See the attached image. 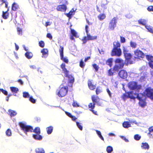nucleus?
<instances>
[{
    "label": "nucleus",
    "instance_id": "57",
    "mask_svg": "<svg viewBox=\"0 0 153 153\" xmlns=\"http://www.w3.org/2000/svg\"><path fill=\"white\" fill-rule=\"evenodd\" d=\"M1 91L5 95H7V93H7V91H6V90H4L1 88Z\"/></svg>",
    "mask_w": 153,
    "mask_h": 153
},
{
    "label": "nucleus",
    "instance_id": "45",
    "mask_svg": "<svg viewBox=\"0 0 153 153\" xmlns=\"http://www.w3.org/2000/svg\"><path fill=\"white\" fill-rule=\"evenodd\" d=\"M88 38L87 37V35L86 36H84L83 38L82 39V44H85L87 41H88L89 40L88 39Z\"/></svg>",
    "mask_w": 153,
    "mask_h": 153
},
{
    "label": "nucleus",
    "instance_id": "34",
    "mask_svg": "<svg viewBox=\"0 0 153 153\" xmlns=\"http://www.w3.org/2000/svg\"><path fill=\"white\" fill-rule=\"evenodd\" d=\"M115 66L113 68H110L108 71V75L110 76H113L114 72Z\"/></svg>",
    "mask_w": 153,
    "mask_h": 153
},
{
    "label": "nucleus",
    "instance_id": "13",
    "mask_svg": "<svg viewBox=\"0 0 153 153\" xmlns=\"http://www.w3.org/2000/svg\"><path fill=\"white\" fill-rule=\"evenodd\" d=\"M137 98L139 100V105L142 108H144L146 106V102L145 101L141 99V98L139 97L138 94H137Z\"/></svg>",
    "mask_w": 153,
    "mask_h": 153
},
{
    "label": "nucleus",
    "instance_id": "29",
    "mask_svg": "<svg viewBox=\"0 0 153 153\" xmlns=\"http://www.w3.org/2000/svg\"><path fill=\"white\" fill-rule=\"evenodd\" d=\"M113 62V59L112 58H110L108 59L106 62V64L109 65L110 67H111Z\"/></svg>",
    "mask_w": 153,
    "mask_h": 153
},
{
    "label": "nucleus",
    "instance_id": "33",
    "mask_svg": "<svg viewBox=\"0 0 153 153\" xmlns=\"http://www.w3.org/2000/svg\"><path fill=\"white\" fill-rule=\"evenodd\" d=\"M145 27L149 32L153 34V27L150 25H146L145 26Z\"/></svg>",
    "mask_w": 153,
    "mask_h": 153
},
{
    "label": "nucleus",
    "instance_id": "58",
    "mask_svg": "<svg viewBox=\"0 0 153 153\" xmlns=\"http://www.w3.org/2000/svg\"><path fill=\"white\" fill-rule=\"evenodd\" d=\"M47 37L51 40L52 39V36L50 33H48L47 34Z\"/></svg>",
    "mask_w": 153,
    "mask_h": 153
},
{
    "label": "nucleus",
    "instance_id": "20",
    "mask_svg": "<svg viewBox=\"0 0 153 153\" xmlns=\"http://www.w3.org/2000/svg\"><path fill=\"white\" fill-rule=\"evenodd\" d=\"M74 13L75 11L74 10V9L73 8L68 13H66L65 15L70 19L71 18L72 16L74 14Z\"/></svg>",
    "mask_w": 153,
    "mask_h": 153
},
{
    "label": "nucleus",
    "instance_id": "27",
    "mask_svg": "<svg viewBox=\"0 0 153 153\" xmlns=\"http://www.w3.org/2000/svg\"><path fill=\"white\" fill-rule=\"evenodd\" d=\"M53 130V127L52 126H50L46 128L47 132L48 134H51L52 133Z\"/></svg>",
    "mask_w": 153,
    "mask_h": 153
},
{
    "label": "nucleus",
    "instance_id": "38",
    "mask_svg": "<svg viewBox=\"0 0 153 153\" xmlns=\"http://www.w3.org/2000/svg\"><path fill=\"white\" fill-rule=\"evenodd\" d=\"M146 58L149 62H153V56L150 55H146Z\"/></svg>",
    "mask_w": 153,
    "mask_h": 153
},
{
    "label": "nucleus",
    "instance_id": "60",
    "mask_svg": "<svg viewBox=\"0 0 153 153\" xmlns=\"http://www.w3.org/2000/svg\"><path fill=\"white\" fill-rule=\"evenodd\" d=\"M106 4H103L102 3L101 5V6L103 8V9H106L107 7H106Z\"/></svg>",
    "mask_w": 153,
    "mask_h": 153
},
{
    "label": "nucleus",
    "instance_id": "26",
    "mask_svg": "<svg viewBox=\"0 0 153 153\" xmlns=\"http://www.w3.org/2000/svg\"><path fill=\"white\" fill-rule=\"evenodd\" d=\"M19 8V5L16 3L14 2L11 8L12 10L14 11H16Z\"/></svg>",
    "mask_w": 153,
    "mask_h": 153
},
{
    "label": "nucleus",
    "instance_id": "35",
    "mask_svg": "<svg viewBox=\"0 0 153 153\" xmlns=\"http://www.w3.org/2000/svg\"><path fill=\"white\" fill-rule=\"evenodd\" d=\"M95 91L96 94L97 95L99 94L102 91L101 87L100 86L97 87L96 88Z\"/></svg>",
    "mask_w": 153,
    "mask_h": 153
},
{
    "label": "nucleus",
    "instance_id": "18",
    "mask_svg": "<svg viewBox=\"0 0 153 153\" xmlns=\"http://www.w3.org/2000/svg\"><path fill=\"white\" fill-rule=\"evenodd\" d=\"M115 25V18H114L109 23V27L110 29L113 30L114 29Z\"/></svg>",
    "mask_w": 153,
    "mask_h": 153
},
{
    "label": "nucleus",
    "instance_id": "52",
    "mask_svg": "<svg viewBox=\"0 0 153 153\" xmlns=\"http://www.w3.org/2000/svg\"><path fill=\"white\" fill-rule=\"evenodd\" d=\"M76 124L77 126L79 128V129L80 130H82V126L81 124V123H79L78 122H76Z\"/></svg>",
    "mask_w": 153,
    "mask_h": 153
},
{
    "label": "nucleus",
    "instance_id": "23",
    "mask_svg": "<svg viewBox=\"0 0 153 153\" xmlns=\"http://www.w3.org/2000/svg\"><path fill=\"white\" fill-rule=\"evenodd\" d=\"M9 115L11 117H13L15 116L17 114V113L15 111L9 109L8 110Z\"/></svg>",
    "mask_w": 153,
    "mask_h": 153
},
{
    "label": "nucleus",
    "instance_id": "42",
    "mask_svg": "<svg viewBox=\"0 0 153 153\" xmlns=\"http://www.w3.org/2000/svg\"><path fill=\"white\" fill-rule=\"evenodd\" d=\"M96 131L100 138L103 141L104 140V138L101 134V132L97 130H96Z\"/></svg>",
    "mask_w": 153,
    "mask_h": 153
},
{
    "label": "nucleus",
    "instance_id": "6",
    "mask_svg": "<svg viewBox=\"0 0 153 153\" xmlns=\"http://www.w3.org/2000/svg\"><path fill=\"white\" fill-rule=\"evenodd\" d=\"M128 86L130 89L131 90H139L141 89L140 85H137V82L134 81L129 82L128 84Z\"/></svg>",
    "mask_w": 153,
    "mask_h": 153
},
{
    "label": "nucleus",
    "instance_id": "50",
    "mask_svg": "<svg viewBox=\"0 0 153 153\" xmlns=\"http://www.w3.org/2000/svg\"><path fill=\"white\" fill-rule=\"evenodd\" d=\"M39 46L41 48H43L45 46V43L42 41H40L39 42Z\"/></svg>",
    "mask_w": 153,
    "mask_h": 153
},
{
    "label": "nucleus",
    "instance_id": "9",
    "mask_svg": "<svg viewBox=\"0 0 153 153\" xmlns=\"http://www.w3.org/2000/svg\"><path fill=\"white\" fill-rule=\"evenodd\" d=\"M121 46L120 43L117 42L115 45V56H120L122 53L121 49L120 48Z\"/></svg>",
    "mask_w": 153,
    "mask_h": 153
},
{
    "label": "nucleus",
    "instance_id": "59",
    "mask_svg": "<svg viewBox=\"0 0 153 153\" xmlns=\"http://www.w3.org/2000/svg\"><path fill=\"white\" fill-rule=\"evenodd\" d=\"M72 105L74 107H78L79 106L78 103L76 102H73Z\"/></svg>",
    "mask_w": 153,
    "mask_h": 153
},
{
    "label": "nucleus",
    "instance_id": "53",
    "mask_svg": "<svg viewBox=\"0 0 153 153\" xmlns=\"http://www.w3.org/2000/svg\"><path fill=\"white\" fill-rule=\"evenodd\" d=\"M17 31L19 35H22V30L19 27L17 28Z\"/></svg>",
    "mask_w": 153,
    "mask_h": 153
},
{
    "label": "nucleus",
    "instance_id": "21",
    "mask_svg": "<svg viewBox=\"0 0 153 153\" xmlns=\"http://www.w3.org/2000/svg\"><path fill=\"white\" fill-rule=\"evenodd\" d=\"M40 134H33V137L34 139L36 140H41L42 139V136L40 135Z\"/></svg>",
    "mask_w": 153,
    "mask_h": 153
},
{
    "label": "nucleus",
    "instance_id": "49",
    "mask_svg": "<svg viewBox=\"0 0 153 153\" xmlns=\"http://www.w3.org/2000/svg\"><path fill=\"white\" fill-rule=\"evenodd\" d=\"M6 134L7 136H10L11 135L12 133L11 130L8 129L6 131Z\"/></svg>",
    "mask_w": 153,
    "mask_h": 153
},
{
    "label": "nucleus",
    "instance_id": "39",
    "mask_svg": "<svg viewBox=\"0 0 153 153\" xmlns=\"http://www.w3.org/2000/svg\"><path fill=\"white\" fill-rule=\"evenodd\" d=\"M128 98H130L131 99H134L135 97L133 95V93L132 92H129L128 93Z\"/></svg>",
    "mask_w": 153,
    "mask_h": 153
},
{
    "label": "nucleus",
    "instance_id": "47",
    "mask_svg": "<svg viewBox=\"0 0 153 153\" xmlns=\"http://www.w3.org/2000/svg\"><path fill=\"white\" fill-rule=\"evenodd\" d=\"M23 96L25 98H29L30 97V95L27 92H23Z\"/></svg>",
    "mask_w": 153,
    "mask_h": 153
},
{
    "label": "nucleus",
    "instance_id": "22",
    "mask_svg": "<svg viewBox=\"0 0 153 153\" xmlns=\"http://www.w3.org/2000/svg\"><path fill=\"white\" fill-rule=\"evenodd\" d=\"M65 76L68 78L69 82L71 83H74V79L71 75L67 74V75H65Z\"/></svg>",
    "mask_w": 153,
    "mask_h": 153
},
{
    "label": "nucleus",
    "instance_id": "40",
    "mask_svg": "<svg viewBox=\"0 0 153 153\" xmlns=\"http://www.w3.org/2000/svg\"><path fill=\"white\" fill-rule=\"evenodd\" d=\"M130 43L131 47L132 48H136L137 44L135 42L131 41Z\"/></svg>",
    "mask_w": 153,
    "mask_h": 153
},
{
    "label": "nucleus",
    "instance_id": "37",
    "mask_svg": "<svg viewBox=\"0 0 153 153\" xmlns=\"http://www.w3.org/2000/svg\"><path fill=\"white\" fill-rule=\"evenodd\" d=\"M33 132L36 134H40L41 133L40 129L38 127H36L34 129H33Z\"/></svg>",
    "mask_w": 153,
    "mask_h": 153
},
{
    "label": "nucleus",
    "instance_id": "64",
    "mask_svg": "<svg viewBox=\"0 0 153 153\" xmlns=\"http://www.w3.org/2000/svg\"><path fill=\"white\" fill-rule=\"evenodd\" d=\"M66 114L69 117L71 118L73 117L72 115H71V114L69 112H65Z\"/></svg>",
    "mask_w": 153,
    "mask_h": 153
},
{
    "label": "nucleus",
    "instance_id": "7",
    "mask_svg": "<svg viewBox=\"0 0 153 153\" xmlns=\"http://www.w3.org/2000/svg\"><path fill=\"white\" fill-rule=\"evenodd\" d=\"M65 4L58 5L56 7V10L57 11L62 12H65L67 9V5L68 4V2L66 0H64Z\"/></svg>",
    "mask_w": 153,
    "mask_h": 153
},
{
    "label": "nucleus",
    "instance_id": "61",
    "mask_svg": "<svg viewBox=\"0 0 153 153\" xmlns=\"http://www.w3.org/2000/svg\"><path fill=\"white\" fill-rule=\"evenodd\" d=\"M149 64L150 67L153 69V62H149Z\"/></svg>",
    "mask_w": 153,
    "mask_h": 153
},
{
    "label": "nucleus",
    "instance_id": "46",
    "mask_svg": "<svg viewBox=\"0 0 153 153\" xmlns=\"http://www.w3.org/2000/svg\"><path fill=\"white\" fill-rule=\"evenodd\" d=\"M29 100L33 103H35L36 102V100L34 99L32 96H30L29 97Z\"/></svg>",
    "mask_w": 153,
    "mask_h": 153
},
{
    "label": "nucleus",
    "instance_id": "51",
    "mask_svg": "<svg viewBox=\"0 0 153 153\" xmlns=\"http://www.w3.org/2000/svg\"><path fill=\"white\" fill-rule=\"evenodd\" d=\"M92 66L96 71H98L99 68L98 65H97L96 64H94L92 65Z\"/></svg>",
    "mask_w": 153,
    "mask_h": 153
},
{
    "label": "nucleus",
    "instance_id": "10",
    "mask_svg": "<svg viewBox=\"0 0 153 153\" xmlns=\"http://www.w3.org/2000/svg\"><path fill=\"white\" fill-rule=\"evenodd\" d=\"M60 48L59 49V51L60 53V55L61 59L64 62L66 63H68V60L67 57H64L63 51L64 48L63 47L60 46Z\"/></svg>",
    "mask_w": 153,
    "mask_h": 153
},
{
    "label": "nucleus",
    "instance_id": "24",
    "mask_svg": "<svg viewBox=\"0 0 153 153\" xmlns=\"http://www.w3.org/2000/svg\"><path fill=\"white\" fill-rule=\"evenodd\" d=\"M106 17L105 14L104 13H100L97 16L98 19L100 21L103 20L106 18Z\"/></svg>",
    "mask_w": 153,
    "mask_h": 153
},
{
    "label": "nucleus",
    "instance_id": "63",
    "mask_svg": "<svg viewBox=\"0 0 153 153\" xmlns=\"http://www.w3.org/2000/svg\"><path fill=\"white\" fill-rule=\"evenodd\" d=\"M122 97L123 99L125 100V99L128 98V95H127L126 94H124L123 95Z\"/></svg>",
    "mask_w": 153,
    "mask_h": 153
},
{
    "label": "nucleus",
    "instance_id": "8",
    "mask_svg": "<svg viewBox=\"0 0 153 153\" xmlns=\"http://www.w3.org/2000/svg\"><path fill=\"white\" fill-rule=\"evenodd\" d=\"M124 65L123 60L120 59H115V70L121 69L123 67Z\"/></svg>",
    "mask_w": 153,
    "mask_h": 153
},
{
    "label": "nucleus",
    "instance_id": "31",
    "mask_svg": "<svg viewBox=\"0 0 153 153\" xmlns=\"http://www.w3.org/2000/svg\"><path fill=\"white\" fill-rule=\"evenodd\" d=\"M123 126L126 128H128L131 126V124L128 121H125L123 123Z\"/></svg>",
    "mask_w": 153,
    "mask_h": 153
},
{
    "label": "nucleus",
    "instance_id": "62",
    "mask_svg": "<svg viewBox=\"0 0 153 153\" xmlns=\"http://www.w3.org/2000/svg\"><path fill=\"white\" fill-rule=\"evenodd\" d=\"M127 52H128V51L126 49H123V54H124V56H125L126 54H128V53Z\"/></svg>",
    "mask_w": 153,
    "mask_h": 153
},
{
    "label": "nucleus",
    "instance_id": "2",
    "mask_svg": "<svg viewBox=\"0 0 153 153\" xmlns=\"http://www.w3.org/2000/svg\"><path fill=\"white\" fill-rule=\"evenodd\" d=\"M68 91L67 86H63L57 89L56 91V94L59 97L62 98L65 96Z\"/></svg>",
    "mask_w": 153,
    "mask_h": 153
},
{
    "label": "nucleus",
    "instance_id": "28",
    "mask_svg": "<svg viewBox=\"0 0 153 153\" xmlns=\"http://www.w3.org/2000/svg\"><path fill=\"white\" fill-rule=\"evenodd\" d=\"M41 52L42 53V57H46L48 54V51L47 49H42Z\"/></svg>",
    "mask_w": 153,
    "mask_h": 153
},
{
    "label": "nucleus",
    "instance_id": "3",
    "mask_svg": "<svg viewBox=\"0 0 153 153\" xmlns=\"http://www.w3.org/2000/svg\"><path fill=\"white\" fill-rule=\"evenodd\" d=\"M19 126L21 128L26 134L27 132H33V127L27 125L25 123L20 122L19 123Z\"/></svg>",
    "mask_w": 153,
    "mask_h": 153
},
{
    "label": "nucleus",
    "instance_id": "16",
    "mask_svg": "<svg viewBox=\"0 0 153 153\" xmlns=\"http://www.w3.org/2000/svg\"><path fill=\"white\" fill-rule=\"evenodd\" d=\"M60 67L62 70L63 73L65 74V75H67L68 74L69 71L65 68V65L64 63H62L60 65Z\"/></svg>",
    "mask_w": 153,
    "mask_h": 153
},
{
    "label": "nucleus",
    "instance_id": "36",
    "mask_svg": "<svg viewBox=\"0 0 153 153\" xmlns=\"http://www.w3.org/2000/svg\"><path fill=\"white\" fill-rule=\"evenodd\" d=\"M71 29V32L72 35L76 38H77L78 36H77V33L75 30L73 29L70 28Z\"/></svg>",
    "mask_w": 153,
    "mask_h": 153
},
{
    "label": "nucleus",
    "instance_id": "32",
    "mask_svg": "<svg viewBox=\"0 0 153 153\" xmlns=\"http://www.w3.org/2000/svg\"><path fill=\"white\" fill-rule=\"evenodd\" d=\"M138 22L139 24L144 26H146V20L140 19L138 21Z\"/></svg>",
    "mask_w": 153,
    "mask_h": 153
},
{
    "label": "nucleus",
    "instance_id": "11",
    "mask_svg": "<svg viewBox=\"0 0 153 153\" xmlns=\"http://www.w3.org/2000/svg\"><path fill=\"white\" fill-rule=\"evenodd\" d=\"M135 55L136 56L137 59L143 58L145 57V54L141 51L137 49L134 51Z\"/></svg>",
    "mask_w": 153,
    "mask_h": 153
},
{
    "label": "nucleus",
    "instance_id": "12",
    "mask_svg": "<svg viewBox=\"0 0 153 153\" xmlns=\"http://www.w3.org/2000/svg\"><path fill=\"white\" fill-rule=\"evenodd\" d=\"M119 76L123 79H125L127 77V73L124 70H121L119 72Z\"/></svg>",
    "mask_w": 153,
    "mask_h": 153
},
{
    "label": "nucleus",
    "instance_id": "48",
    "mask_svg": "<svg viewBox=\"0 0 153 153\" xmlns=\"http://www.w3.org/2000/svg\"><path fill=\"white\" fill-rule=\"evenodd\" d=\"M141 137V136L138 134L135 135L134 136V139L137 141L139 140L140 139Z\"/></svg>",
    "mask_w": 153,
    "mask_h": 153
},
{
    "label": "nucleus",
    "instance_id": "25",
    "mask_svg": "<svg viewBox=\"0 0 153 153\" xmlns=\"http://www.w3.org/2000/svg\"><path fill=\"white\" fill-rule=\"evenodd\" d=\"M25 56L28 59H30L33 57V54L31 52L27 51L25 53Z\"/></svg>",
    "mask_w": 153,
    "mask_h": 153
},
{
    "label": "nucleus",
    "instance_id": "55",
    "mask_svg": "<svg viewBox=\"0 0 153 153\" xmlns=\"http://www.w3.org/2000/svg\"><path fill=\"white\" fill-rule=\"evenodd\" d=\"M147 10L149 12L153 11V6H149L147 8Z\"/></svg>",
    "mask_w": 153,
    "mask_h": 153
},
{
    "label": "nucleus",
    "instance_id": "4",
    "mask_svg": "<svg viewBox=\"0 0 153 153\" xmlns=\"http://www.w3.org/2000/svg\"><path fill=\"white\" fill-rule=\"evenodd\" d=\"M143 94L145 96L153 100V89L151 87L147 88L144 90Z\"/></svg>",
    "mask_w": 153,
    "mask_h": 153
},
{
    "label": "nucleus",
    "instance_id": "41",
    "mask_svg": "<svg viewBox=\"0 0 153 153\" xmlns=\"http://www.w3.org/2000/svg\"><path fill=\"white\" fill-rule=\"evenodd\" d=\"M36 153H45L44 150L41 148H39L36 149Z\"/></svg>",
    "mask_w": 153,
    "mask_h": 153
},
{
    "label": "nucleus",
    "instance_id": "30",
    "mask_svg": "<svg viewBox=\"0 0 153 153\" xmlns=\"http://www.w3.org/2000/svg\"><path fill=\"white\" fill-rule=\"evenodd\" d=\"M87 37L88 38V39L89 40H94L97 39V36H91L88 34V33L87 34Z\"/></svg>",
    "mask_w": 153,
    "mask_h": 153
},
{
    "label": "nucleus",
    "instance_id": "17",
    "mask_svg": "<svg viewBox=\"0 0 153 153\" xmlns=\"http://www.w3.org/2000/svg\"><path fill=\"white\" fill-rule=\"evenodd\" d=\"M88 85L89 88L91 90H94L96 88L95 85H93L90 80L88 81Z\"/></svg>",
    "mask_w": 153,
    "mask_h": 153
},
{
    "label": "nucleus",
    "instance_id": "54",
    "mask_svg": "<svg viewBox=\"0 0 153 153\" xmlns=\"http://www.w3.org/2000/svg\"><path fill=\"white\" fill-rule=\"evenodd\" d=\"M120 41L122 43H124L126 42L125 38L123 36H120Z\"/></svg>",
    "mask_w": 153,
    "mask_h": 153
},
{
    "label": "nucleus",
    "instance_id": "56",
    "mask_svg": "<svg viewBox=\"0 0 153 153\" xmlns=\"http://www.w3.org/2000/svg\"><path fill=\"white\" fill-rule=\"evenodd\" d=\"M114 47L113 48L111 52V56H115V44L114 43H113Z\"/></svg>",
    "mask_w": 153,
    "mask_h": 153
},
{
    "label": "nucleus",
    "instance_id": "44",
    "mask_svg": "<svg viewBox=\"0 0 153 153\" xmlns=\"http://www.w3.org/2000/svg\"><path fill=\"white\" fill-rule=\"evenodd\" d=\"M113 150V148L111 146H108L106 149V151L108 153H111Z\"/></svg>",
    "mask_w": 153,
    "mask_h": 153
},
{
    "label": "nucleus",
    "instance_id": "5",
    "mask_svg": "<svg viewBox=\"0 0 153 153\" xmlns=\"http://www.w3.org/2000/svg\"><path fill=\"white\" fill-rule=\"evenodd\" d=\"M125 60L127 64H133L134 63L137 57H134L133 58H132V55L130 53H128L127 54H126L124 56Z\"/></svg>",
    "mask_w": 153,
    "mask_h": 153
},
{
    "label": "nucleus",
    "instance_id": "15",
    "mask_svg": "<svg viewBox=\"0 0 153 153\" xmlns=\"http://www.w3.org/2000/svg\"><path fill=\"white\" fill-rule=\"evenodd\" d=\"M141 148L144 150H148L150 148V146L146 142L142 143L141 145Z\"/></svg>",
    "mask_w": 153,
    "mask_h": 153
},
{
    "label": "nucleus",
    "instance_id": "14",
    "mask_svg": "<svg viewBox=\"0 0 153 153\" xmlns=\"http://www.w3.org/2000/svg\"><path fill=\"white\" fill-rule=\"evenodd\" d=\"M9 11V8H8L7 10L6 11H2V17L3 19H6L8 18L9 16V13L8 12Z\"/></svg>",
    "mask_w": 153,
    "mask_h": 153
},
{
    "label": "nucleus",
    "instance_id": "1",
    "mask_svg": "<svg viewBox=\"0 0 153 153\" xmlns=\"http://www.w3.org/2000/svg\"><path fill=\"white\" fill-rule=\"evenodd\" d=\"M91 99L93 102L90 103L88 105L89 110L91 111L95 115H97L98 114L96 111H95L94 109L95 107V105L96 104L98 106H100L102 103L100 102V99L98 97L93 95L91 96Z\"/></svg>",
    "mask_w": 153,
    "mask_h": 153
},
{
    "label": "nucleus",
    "instance_id": "19",
    "mask_svg": "<svg viewBox=\"0 0 153 153\" xmlns=\"http://www.w3.org/2000/svg\"><path fill=\"white\" fill-rule=\"evenodd\" d=\"M10 89L11 92L15 96H16V94L19 91L18 88L14 87H10Z\"/></svg>",
    "mask_w": 153,
    "mask_h": 153
},
{
    "label": "nucleus",
    "instance_id": "43",
    "mask_svg": "<svg viewBox=\"0 0 153 153\" xmlns=\"http://www.w3.org/2000/svg\"><path fill=\"white\" fill-rule=\"evenodd\" d=\"M85 63H84V62H83L82 59H81L80 60V62H79V65L80 67L82 68H84L85 66Z\"/></svg>",
    "mask_w": 153,
    "mask_h": 153
}]
</instances>
